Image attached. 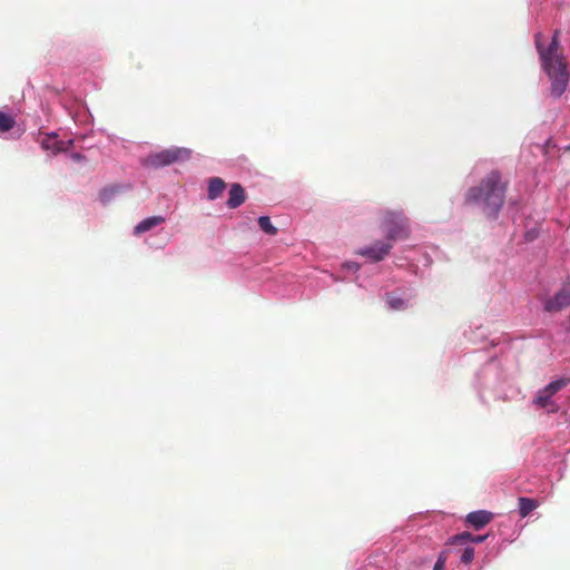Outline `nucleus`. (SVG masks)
<instances>
[{
    "mask_svg": "<svg viewBox=\"0 0 570 570\" xmlns=\"http://www.w3.org/2000/svg\"><path fill=\"white\" fill-rule=\"evenodd\" d=\"M463 547L464 548L460 554V560L464 564H470L474 559V548L469 546V543Z\"/></svg>",
    "mask_w": 570,
    "mask_h": 570,
    "instance_id": "a211bd4d",
    "label": "nucleus"
},
{
    "mask_svg": "<svg viewBox=\"0 0 570 570\" xmlns=\"http://www.w3.org/2000/svg\"><path fill=\"white\" fill-rule=\"evenodd\" d=\"M258 225L262 228V230H264L268 235L274 236L277 234V228L272 224L268 216H261L258 218Z\"/></svg>",
    "mask_w": 570,
    "mask_h": 570,
    "instance_id": "f3484780",
    "label": "nucleus"
},
{
    "mask_svg": "<svg viewBox=\"0 0 570 570\" xmlns=\"http://www.w3.org/2000/svg\"><path fill=\"white\" fill-rule=\"evenodd\" d=\"M386 303L391 309L401 311L407 307V303L393 294L387 295Z\"/></svg>",
    "mask_w": 570,
    "mask_h": 570,
    "instance_id": "dca6fc26",
    "label": "nucleus"
},
{
    "mask_svg": "<svg viewBox=\"0 0 570 570\" xmlns=\"http://www.w3.org/2000/svg\"><path fill=\"white\" fill-rule=\"evenodd\" d=\"M492 519H493L492 512H489L485 510H479V511L470 512L465 517V522L469 525H471L473 529L480 530L483 527H485L487 524H489Z\"/></svg>",
    "mask_w": 570,
    "mask_h": 570,
    "instance_id": "6e6552de",
    "label": "nucleus"
},
{
    "mask_svg": "<svg viewBox=\"0 0 570 570\" xmlns=\"http://www.w3.org/2000/svg\"><path fill=\"white\" fill-rule=\"evenodd\" d=\"M567 150H570V145L567 147Z\"/></svg>",
    "mask_w": 570,
    "mask_h": 570,
    "instance_id": "393cba45",
    "label": "nucleus"
},
{
    "mask_svg": "<svg viewBox=\"0 0 570 570\" xmlns=\"http://www.w3.org/2000/svg\"><path fill=\"white\" fill-rule=\"evenodd\" d=\"M382 228L387 240L406 239L410 236L409 219L403 212H385Z\"/></svg>",
    "mask_w": 570,
    "mask_h": 570,
    "instance_id": "7ed1b4c3",
    "label": "nucleus"
},
{
    "mask_svg": "<svg viewBox=\"0 0 570 570\" xmlns=\"http://www.w3.org/2000/svg\"><path fill=\"white\" fill-rule=\"evenodd\" d=\"M428 561H429V560H428L426 558H422V559H419V560H414V561L412 562V564H413L414 567H421V566H423L424 563H426Z\"/></svg>",
    "mask_w": 570,
    "mask_h": 570,
    "instance_id": "412c9836",
    "label": "nucleus"
},
{
    "mask_svg": "<svg viewBox=\"0 0 570 570\" xmlns=\"http://www.w3.org/2000/svg\"><path fill=\"white\" fill-rule=\"evenodd\" d=\"M226 187L225 181L219 177H213L208 183V198L214 200L218 198Z\"/></svg>",
    "mask_w": 570,
    "mask_h": 570,
    "instance_id": "9b49d317",
    "label": "nucleus"
},
{
    "mask_svg": "<svg viewBox=\"0 0 570 570\" xmlns=\"http://www.w3.org/2000/svg\"><path fill=\"white\" fill-rule=\"evenodd\" d=\"M14 125L16 120L12 116L0 111V134L9 131Z\"/></svg>",
    "mask_w": 570,
    "mask_h": 570,
    "instance_id": "4468645a",
    "label": "nucleus"
},
{
    "mask_svg": "<svg viewBox=\"0 0 570 570\" xmlns=\"http://www.w3.org/2000/svg\"><path fill=\"white\" fill-rule=\"evenodd\" d=\"M142 232V222L136 225L135 227V234L139 235Z\"/></svg>",
    "mask_w": 570,
    "mask_h": 570,
    "instance_id": "4be33fe9",
    "label": "nucleus"
},
{
    "mask_svg": "<svg viewBox=\"0 0 570 570\" xmlns=\"http://www.w3.org/2000/svg\"><path fill=\"white\" fill-rule=\"evenodd\" d=\"M118 186H108L100 190L99 199L102 204H108L114 196L119 191Z\"/></svg>",
    "mask_w": 570,
    "mask_h": 570,
    "instance_id": "2eb2a0df",
    "label": "nucleus"
},
{
    "mask_svg": "<svg viewBox=\"0 0 570 570\" xmlns=\"http://www.w3.org/2000/svg\"><path fill=\"white\" fill-rule=\"evenodd\" d=\"M559 36L560 30H556L552 40L547 48L543 47L541 33H537L534 37L535 48L539 52L542 68L551 80L550 94L554 98H560L569 83L567 63L563 57L559 53Z\"/></svg>",
    "mask_w": 570,
    "mask_h": 570,
    "instance_id": "f257e3e1",
    "label": "nucleus"
},
{
    "mask_svg": "<svg viewBox=\"0 0 570 570\" xmlns=\"http://www.w3.org/2000/svg\"><path fill=\"white\" fill-rule=\"evenodd\" d=\"M569 383V380L567 379H560L557 381L550 382L544 389L540 390L538 392V395L534 400L535 404H538L541 407H548L551 404L550 399L553 394H556L558 391L567 386Z\"/></svg>",
    "mask_w": 570,
    "mask_h": 570,
    "instance_id": "39448f33",
    "label": "nucleus"
},
{
    "mask_svg": "<svg viewBox=\"0 0 570 570\" xmlns=\"http://www.w3.org/2000/svg\"><path fill=\"white\" fill-rule=\"evenodd\" d=\"M446 560H448V551H442L439 554L438 560H436L435 563L445 567Z\"/></svg>",
    "mask_w": 570,
    "mask_h": 570,
    "instance_id": "aec40b11",
    "label": "nucleus"
},
{
    "mask_svg": "<svg viewBox=\"0 0 570 570\" xmlns=\"http://www.w3.org/2000/svg\"><path fill=\"white\" fill-rule=\"evenodd\" d=\"M487 538H488L487 534L474 535L471 532L463 531L461 533H458V534L449 538L446 544H449V546H465L468 543H482L485 541Z\"/></svg>",
    "mask_w": 570,
    "mask_h": 570,
    "instance_id": "1a4fd4ad",
    "label": "nucleus"
},
{
    "mask_svg": "<svg viewBox=\"0 0 570 570\" xmlns=\"http://www.w3.org/2000/svg\"><path fill=\"white\" fill-rule=\"evenodd\" d=\"M433 570H445V567L435 563Z\"/></svg>",
    "mask_w": 570,
    "mask_h": 570,
    "instance_id": "5701e85b",
    "label": "nucleus"
},
{
    "mask_svg": "<svg viewBox=\"0 0 570 570\" xmlns=\"http://www.w3.org/2000/svg\"><path fill=\"white\" fill-rule=\"evenodd\" d=\"M392 247V240L386 239V242H376L375 244L361 249L358 254L370 258L372 262H381L389 255Z\"/></svg>",
    "mask_w": 570,
    "mask_h": 570,
    "instance_id": "423d86ee",
    "label": "nucleus"
},
{
    "mask_svg": "<svg viewBox=\"0 0 570 570\" xmlns=\"http://www.w3.org/2000/svg\"><path fill=\"white\" fill-rule=\"evenodd\" d=\"M189 156L190 151L188 149L170 148L149 155L145 163L153 167H163L179 160L188 159Z\"/></svg>",
    "mask_w": 570,
    "mask_h": 570,
    "instance_id": "20e7f679",
    "label": "nucleus"
},
{
    "mask_svg": "<svg viewBox=\"0 0 570 570\" xmlns=\"http://www.w3.org/2000/svg\"><path fill=\"white\" fill-rule=\"evenodd\" d=\"M570 306V289L562 288L546 301L544 308L550 313L560 312Z\"/></svg>",
    "mask_w": 570,
    "mask_h": 570,
    "instance_id": "0eeeda50",
    "label": "nucleus"
},
{
    "mask_svg": "<svg viewBox=\"0 0 570 570\" xmlns=\"http://www.w3.org/2000/svg\"><path fill=\"white\" fill-rule=\"evenodd\" d=\"M507 186L497 171L487 175L476 187H471L465 195L466 204H482L489 217H494L504 204Z\"/></svg>",
    "mask_w": 570,
    "mask_h": 570,
    "instance_id": "f03ea898",
    "label": "nucleus"
},
{
    "mask_svg": "<svg viewBox=\"0 0 570 570\" xmlns=\"http://www.w3.org/2000/svg\"><path fill=\"white\" fill-rule=\"evenodd\" d=\"M164 220L165 218L163 216H153L149 218H145V232L161 224Z\"/></svg>",
    "mask_w": 570,
    "mask_h": 570,
    "instance_id": "6ab92c4d",
    "label": "nucleus"
},
{
    "mask_svg": "<svg viewBox=\"0 0 570 570\" xmlns=\"http://www.w3.org/2000/svg\"><path fill=\"white\" fill-rule=\"evenodd\" d=\"M518 504L520 515L525 518L539 507V501L535 499L521 497L518 500Z\"/></svg>",
    "mask_w": 570,
    "mask_h": 570,
    "instance_id": "f8f14e48",
    "label": "nucleus"
},
{
    "mask_svg": "<svg viewBox=\"0 0 570 570\" xmlns=\"http://www.w3.org/2000/svg\"><path fill=\"white\" fill-rule=\"evenodd\" d=\"M245 189L239 184H233L229 189L227 206L233 209L237 208L245 202Z\"/></svg>",
    "mask_w": 570,
    "mask_h": 570,
    "instance_id": "9d476101",
    "label": "nucleus"
},
{
    "mask_svg": "<svg viewBox=\"0 0 570 570\" xmlns=\"http://www.w3.org/2000/svg\"><path fill=\"white\" fill-rule=\"evenodd\" d=\"M42 147L45 149L52 150L53 154H57L63 149L56 135L46 137L42 140Z\"/></svg>",
    "mask_w": 570,
    "mask_h": 570,
    "instance_id": "ddd939ff",
    "label": "nucleus"
},
{
    "mask_svg": "<svg viewBox=\"0 0 570 570\" xmlns=\"http://www.w3.org/2000/svg\"><path fill=\"white\" fill-rule=\"evenodd\" d=\"M72 158H73L75 160H80V159L82 158V156H81L80 154H73V155H72Z\"/></svg>",
    "mask_w": 570,
    "mask_h": 570,
    "instance_id": "b1692460",
    "label": "nucleus"
}]
</instances>
